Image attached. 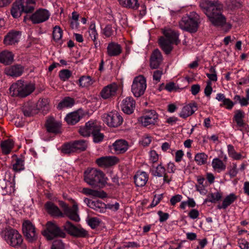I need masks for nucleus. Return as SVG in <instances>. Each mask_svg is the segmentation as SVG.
Instances as JSON below:
<instances>
[{
    "instance_id": "1",
    "label": "nucleus",
    "mask_w": 249,
    "mask_h": 249,
    "mask_svg": "<svg viewBox=\"0 0 249 249\" xmlns=\"http://www.w3.org/2000/svg\"><path fill=\"white\" fill-rule=\"evenodd\" d=\"M199 6L210 21L215 26H223L226 22V18L222 14L223 5L218 0H201Z\"/></svg>"
},
{
    "instance_id": "2",
    "label": "nucleus",
    "mask_w": 249,
    "mask_h": 249,
    "mask_svg": "<svg viewBox=\"0 0 249 249\" xmlns=\"http://www.w3.org/2000/svg\"><path fill=\"white\" fill-rule=\"evenodd\" d=\"M200 22L199 15L195 12H191L182 18L178 25L181 29L194 33L197 31Z\"/></svg>"
},
{
    "instance_id": "3",
    "label": "nucleus",
    "mask_w": 249,
    "mask_h": 249,
    "mask_svg": "<svg viewBox=\"0 0 249 249\" xmlns=\"http://www.w3.org/2000/svg\"><path fill=\"white\" fill-rule=\"evenodd\" d=\"M163 34L164 37H160L159 43L165 53L169 54L173 49L172 44L175 43L177 45L179 43V34L178 32L170 29H164L163 31Z\"/></svg>"
},
{
    "instance_id": "4",
    "label": "nucleus",
    "mask_w": 249,
    "mask_h": 249,
    "mask_svg": "<svg viewBox=\"0 0 249 249\" xmlns=\"http://www.w3.org/2000/svg\"><path fill=\"white\" fill-rule=\"evenodd\" d=\"M1 237L9 246L17 248L21 246L23 238L19 232L10 227L3 229L0 232Z\"/></svg>"
},
{
    "instance_id": "5",
    "label": "nucleus",
    "mask_w": 249,
    "mask_h": 249,
    "mask_svg": "<svg viewBox=\"0 0 249 249\" xmlns=\"http://www.w3.org/2000/svg\"><path fill=\"white\" fill-rule=\"evenodd\" d=\"M35 89V86L33 84L20 80L11 86L9 91L12 96L23 98L30 95Z\"/></svg>"
},
{
    "instance_id": "6",
    "label": "nucleus",
    "mask_w": 249,
    "mask_h": 249,
    "mask_svg": "<svg viewBox=\"0 0 249 249\" xmlns=\"http://www.w3.org/2000/svg\"><path fill=\"white\" fill-rule=\"evenodd\" d=\"M84 180L92 186H96L99 183L103 184L106 182L103 172L94 168L87 169L84 172Z\"/></svg>"
},
{
    "instance_id": "7",
    "label": "nucleus",
    "mask_w": 249,
    "mask_h": 249,
    "mask_svg": "<svg viewBox=\"0 0 249 249\" xmlns=\"http://www.w3.org/2000/svg\"><path fill=\"white\" fill-rule=\"evenodd\" d=\"M42 234L48 240H53L55 237L64 238L66 233L54 222L48 221L46 224V229L42 231Z\"/></svg>"
},
{
    "instance_id": "8",
    "label": "nucleus",
    "mask_w": 249,
    "mask_h": 249,
    "mask_svg": "<svg viewBox=\"0 0 249 249\" xmlns=\"http://www.w3.org/2000/svg\"><path fill=\"white\" fill-rule=\"evenodd\" d=\"M146 88V79L142 75L136 77L131 86V91L136 97L142 95Z\"/></svg>"
},
{
    "instance_id": "9",
    "label": "nucleus",
    "mask_w": 249,
    "mask_h": 249,
    "mask_svg": "<svg viewBox=\"0 0 249 249\" xmlns=\"http://www.w3.org/2000/svg\"><path fill=\"white\" fill-rule=\"evenodd\" d=\"M104 121L110 127H116L120 126L123 122V118L116 111H111L103 116Z\"/></svg>"
},
{
    "instance_id": "10",
    "label": "nucleus",
    "mask_w": 249,
    "mask_h": 249,
    "mask_svg": "<svg viewBox=\"0 0 249 249\" xmlns=\"http://www.w3.org/2000/svg\"><path fill=\"white\" fill-rule=\"evenodd\" d=\"M22 231L27 240L31 242L36 240L37 234L36 228L32 222L29 220H24L22 223Z\"/></svg>"
},
{
    "instance_id": "11",
    "label": "nucleus",
    "mask_w": 249,
    "mask_h": 249,
    "mask_svg": "<svg viewBox=\"0 0 249 249\" xmlns=\"http://www.w3.org/2000/svg\"><path fill=\"white\" fill-rule=\"evenodd\" d=\"M64 228L70 235L74 237L85 238L88 236V231L81 227H76L70 221L65 224Z\"/></svg>"
},
{
    "instance_id": "12",
    "label": "nucleus",
    "mask_w": 249,
    "mask_h": 249,
    "mask_svg": "<svg viewBox=\"0 0 249 249\" xmlns=\"http://www.w3.org/2000/svg\"><path fill=\"white\" fill-rule=\"evenodd\" d=\"M50 13L46 9H39L29 17L34 24H38L47 20Z\"/></svg>"
},
{
    "instance_id": "13",
    "label": "nucleus",
    "mask_w": 249,
    "mask_h": 249,
    "mask_svg": "<svg viewBox=\"0 0 249 249\" xmlns=\"http://www.w3.org/2000/svg\"><path fill=\"white\" fill-rule=\"evenodd\" d=\"M100 127L96 122L90 121L87 122L84 126L80 127L79 132L82 136L89 137L90 134L92 135L99 130Z\"/></svg>"
},
{
    "instance_id": "14",
    "label": "nucleus",
    "mask_w": 249,
    "mask_h": 249,
    "mask_svg": "<svg viewBox=\"0 0 249 249\" xmlns=\"http://www.w3.org/2000/svg\"><path fill=\"white\" fill-rule=\"evenodd\" d=\"M135 101L132 97H127L124 99L121 104L122 111L127 114H130L134 111L135 107Z\"/></svg>"
},
{
    "instance_id": "15",
    "label": "nucleus",
    "mask_w": 249,
    "mask_h": 249,
    "mask_svg": "<svg viewBox=\"0 0 249 249\" xmlns=\"http://www.w3.org/2000/svg\"><path fill=\"white\" fill-rule=\"evenodd\" d=\"M118 86L116 84H111L105 87L100 92L101 96L104 99H109L115 95Z\"/></svg>"
},
{
    "instance_id": "16",
    "label": "nucleus",
    "mask_w": 249,
    "mask_h": 249,
    "mask_svg": "<svg viewBox=\"0 0 249 249\" xmlns=\"http://www.w3.org/2000/svg\"><path fill=\"white\" fill-rule=\"evenodd\" d=\"M119 159L115 156L102 157L96 160V163L100 167H108L116 164Z\"/></svg>"
},
{
    "instance_id": "17",
    "label": "nucleus",
    "mask_w": 249,
    "mask_h": 249,
    "mask_svg": "<svg viewBox=\"0 0 249 249\" xmlns=\"http://www.w3.org/2000/svg\"><path fill=\"white\" fill-rule=\"evenodd\" d=\"M162 56L160 52L158 49L155 50L152 53L150 57V68L152 69L158 68L162 62Z\"/></svg>"
},
{
    "instance_id": "18",
    "label": "nucleus",
    "mask_w": 249,
    "mask_h": 249,
    "mask_svg": "<svg viewBox=\"0 0 249 249\" xmlns=\"http://www.w3.org/2000/svg\"><path fill=\"white\" fill-rule=\"evenodd\" d=\"M20 36V32L16 31H11L5 36L4 43L6 45H15L19 41Z\"/></svg>"
},
{
    "instance_id": "19",
    "label": "nucleus",
    "mask_w": 249,
    "mask_h": 249,
    "mask_svg": "<svg viewBox=\"0 0 249 249\" xmlns=\"http://www.w3.org/2000/svg\"><path fill=\"white\" fill-rule=\"evenodd\" d=\"M24 68L21 65L16 64L6 67L4 69V73L8 76L12 77H18L20 76L23 72Z\"/></svg>"
},
{
    "instance_id": "20",
    "label": "nucleus",
    "mask_w": 249,
    "mask_h": 249,
    "mask_svg": "<svg viewBox=\"0 0 249 249\" xmlns=\"http://www.w3.org/2000/svg\"><path fill=\"white\" fill-rule=\"evenodd\" d=\"M47 131L50 133L58 134L60 133L61 124L53 117L48 118L46 123Z\"/></svg>"
},
{
    "instance_id": "21",
    "label": "nucleus",
    "mask_w": 249,
    "mask_h": 249,
    "mask_svg": "<svg viewBox=\"0 0 249 249\" xmlns=\"http://www.w3.org/2000/svg\"><path fill=\"white\" fill-rule=\"evenodd\" d=\"M44 207L47 212L51 216L53 217H63V213L61 212L59 208L52 202H47Z\"/></svg>"
},
{
    "instance_id": "22",
    "label": "nucleus",
    "mask_w": 249,
    "mask_h": 249,
    "mask_svg": "<svg viewBox=\"0 0 249 249\" xmlns=\"http://www.w3.org/2000/svg\"><path fill=\"white\" fill-rule=\"evenodd\" d=\"M113 148L116 154H123L128 148V142L124 140H119L115 141L112 144Z\"/></svg>"
},
{
    "instance_id": "23",
    "label": "nucleus",
    "mask_w": 249,
    "mask_h": 249,
    "mask_svg": "<svg viewBox=\"0 0 249 249\" xmlns=\"http://www.w3.org/2000/svg\"><path fill=\"white\" fill-rule=\"evenodd\" d=\"M78 210V208L77 204L74 203L71 208H69L66 206L64 209V212L65 214L71 219L78 222L80 220L79 216L77 213Z\"/></svg>"
},
{
    "instance_id": "24",
    "label": "nucleus",
    "mask_w": 249,
    "mask_h": 249,
    "mask_svg": "<svg viewBox=\"0 0 249 249\" xmlns=\"http://www.w3.org/2000/svg\"><path fill=\"white\" fill-rule=\"evenodd\" d=\"M148 176L145 172L138 171L134 176V182L138 187L144 186L148 181Z\"/></svg>"
},
{
    "instance_id": "25",
    "label": "nucleus",
    "mask_w": 249,
    "mask_h": 249,
    "mask_svg": "<svg viewBox=\"0 0 249 249\" xmlns=\"http://www.w3.org/2000/svg\"><path fill=\"white\" fill-rule=\"evenodd\" d=\"M196 110V104L194 103L189 104L182 108L179 116L183 118H186L192 115Z\"/></svg>"
},
{
    "instance_id": "26",
    "label": "nucleus",
    "mask_w": 249,
    "mask_h": 249,
    "mask_svg": "<svg viewBox=\"0 0 249 249\" xmlns=\"http://www.w3.org/2000/svg\"><path fill=\"white\" fill-rule=\"evenodd\" d=\"M122 50L121 46L114 42L108 44L107 47V54L109 56H116L122 53Z\"/></svg>"
},
{
    "instance_id": "27",
    "label": "nucleus",
    "mask_w": 249,
    "mask_h": 249,
    "mask_svg": "<svg viewBox=\"0 0 249 249\" xmlns=\"http://www.w3.org/2000/svg\"><path fill=\"white\" fill-rule=\"evenodd\" d=\"M119 4L123 7L136 10L140 7L138 0H118Z\"/></svg>"
},
{
    "instance_id": "28",
    "label": "nucleus",
    "mask_w": 249,
    "mask_h": 249,
    "mask_svg": "<svg viewBox=\"0 0 249 249\" xmlns=\"http://www.w3.org/2000/svg\"><path fill=\"white\" fill-rule=\"evenodd\" d=\"M22 5V0H17L13 3L11 13L14 18L19 17L24 12Z\"/></svg>"
},
{
    "instance_id": "29",
    "label": "nucleus",
    "mask_w": 249,
    "mask_h": 249,
    "mask_svg": "<svg viewBox=\"0 0 249 249\" xmlns=\"http://www.w3.org/2000/svg\"><path fill=\"white\" fill-rule=\"evenodd\" d=\"M13 169L16 172H20L24 169V158L22 156H13Z\"/></svg>"
},
{
    "instance_id": "30",
    "label": "nucleus",
    "mask_w": 249,
    "mask_h": 249,
    "mask_svg": "<svg viewBox=\"0 0 249 249\" xmlns=\"http://www.w3.org/2000/svg\"><path fill=\"white\" fill-rule=\"evenodd\" d=\"M14 61V54L10 52L4 51L0 53V62L6 65H10Z\"/></svg>"
},
{
    "instance_id": "31",
    "label": "nucleus",
    "mask_w": 249,
    "mask_h": 249,
    "mask_svg": "<svg viewBox=\"0 0 249 249\" xmlns=\"http://www.w3.org/2000/svg\"><path fill=\"white\" fill-rule=\"evenodd\" d=\"M82 192L86 195H90L102 198L107 196V194L103 191H97L88 188H84L82 189Z\"/></svg>"
},
{
    "instance_id": "32",
    "label": "nucleus",
    "mask_w": 249,
    "mask_h": 249,
    "mask_svg": "<svg viewBox=\"0 0 249 249\" xmlns=\"http://www.w3.org/2000/svg\"><path fill=\"white\" fill-rule=\"evenodd\" d=\"M14 145V141L11 139H8L7 140L1 142L0 147L2 153L4 155H7L9 154L13 149Z\"/></svg>"
},
{
    "instance_id": "33",
    "label": "nucleus",
    "mask_w": 249,
    "mask_h": 249,
    "mask_svg": "<svg viewBox=\"0 0 249 249\" xmlns=\"http://www.w3.org/2000/svg\"><path fill=\"white\" fill-rule=\"evenodd\" d=\"M237 197L234 194H230L223 200L222 205H218L217 208L219 209H226L231 204Z\"/></svg>"
},
{
    "instance_id": "34",
    "label": "nucleus",
    "mask_w": 249,
    "mask_h": 249,
    "mask_svg": "<svg viewBox=\"0 0 249 249\" xmlns=\"http://www.w3.org/2000/svg\"><path fill=\"white\" fill-rule=\"evenodd\" d=\"M245 117V113L241 110H237L235 111V114L233 116V120L237 124V125L240 127L245 126V123L243 119Z\"/></svg>"
},
{
    "instance_id": "35",
    "label": "nucleus",
    "mask_w": 249,
    "mask_h": 249,
    "mask_svg": "<svg viewBox=\"0 0 249 249\" xmlns=\"http://www.w3.org/2000/svg\"><path fill=\"white\" fill-rule=\"evenodd\" d=\"M80 118L79 112L75 111L68 114L65 117V120L69 124L73 125L78 122Z\"/></svg>"
},
{
    "instance_id": "36",
    "label": "nucleus",
    "mask_w": 249,
    "mask_h": 249,
    "mask_svg": "<svg viewBox=\"0 0 249 249\" xmlns=\"http://www.w3.org/2000/svg\"><path fill=\"white\" fill-rule=\"evenodd\" d=\"M158 119V116H153V118L142 116L140 118L139 121L143 126L147 127L155 125L157 123Z\"/></svg>"
},
{
    "instance_id": "37",
    "label": "nucleus",
    "mask_w": 249,
    "mask_h": 249,
    "mask_svg": "<svg viewBox=\"0 0 249 249\" xmlns=\"http://www.w3.org/2000/svg\"><path fill=\"white\" fill-rule=\"evenodd\" d=\"M91 208L94 210L96 212L100 213H104L106 210V205L101 201L95 200L91 203Z\"/></svg>"
},
{
    "instance_id": "38",
    "label": "nucleus",
    "mask_w": 249,
    "mask_h": 249,
    "mask_svg": "<svg viewBox=\"0 0 249 249\" xmlns=\"http://www.w3.org/2000/svg\"><path fill=\"white\" fill-rule=\"evenodd\" d=\"M212 165L215 170L218 172L224 171L226 169V166L222 160L218 158L213 159Z\"/></svg>"
},
{
    "instance_id": "39",
    "label": "nucleus",
    "mask_w": 249,
    "mask_h": 249,
    "mask_svg": "<svg viewBox=\"0 0 249 249\" xmlns=\"http://www.w3.org/2000/svg\"><path fill=\"white\" fill-rule=\"evenodd\" d=\"M151 171L152 175L155 176L160 177H162L165 173V168L161 165V164H159L157 166L155 167L154 165H152Z\"/></svg>"
},
{
    "instance_id": "40",
    "label": "nucleus",
    "mask_w": 249,
    "mask_h": 249,
    "mask_svg": "<svg viewBox=\"0 0 249 249\" xmlns=\"http://www.w3.org/2000/svg\"><path fill=\"white\" fill-rule=\"evenodd\" d=\"M225 5L226 8L231 11H233L241 6V3L236 0H228L226 1Z\"/></svg>"
},
{
    "instance_id": "41",
    "label": "nucleus",
    "mask_w": 249,
    "mask_h": 249,
    "mask_svg": "<svg viewBox=\"0 0 249 249\" xmlns=\"http://www.w3.org/2000/svg\"><path fill=\"white\" fill-rule=\"evenodd\" d=\"M34 105H30L28 104L25 105L22 109V111L24 116L26 117H30L36 114L37 111Z\"/></svg>"
},
{
    "instance_id": "42",
    "label": "nucleus",
    "mask_w": 249,
    "mask_h": 249,
    "mask_svg": "<svg viewBox=\"0 0 249 249\" xmlns=\"http://www.w3.org/2000/svg\"><path fill=\"white\" fill-rule=\"evenodd\" d=\"M79 85L82 88H87L91 86L92 83L91 78L89 76H82L79 80Z\"/></svg>"
},
{
    "instance_id": "43",
    "label": "nucleus",
    "mask_w": 249,
    "mask_h": 249,
    "mask_svg": "<svg viewBox=\"0 0 249 249\" xmlns=\"http://www.w3.org/2000/svg\"><path fill=\"white\" fill-rule=\"evenodd\" d=\"M74 104V100L73 98L67 97H65L58 105V108L62 109L64 107H72Z\"/></svg>"
},
{
    "instance_id": "44",
    "label": "nucleus",
    "mask_w": 249,
    "mask_h": 249,
    "mask_svg": "<svg viewBox=\"0 0 249 249\" xmlns=\"http://www.w3.org/2000/svg\"><path fill=\"white\" fill-rule=\"evenodd\" d=\"M73 142L76 152L85 151L87 147V142L85 140L75 141Z\"/></svg>"
},
{
    "instance_id": "45",
    "label": "nucleus",
    "mask_w": 249,
    "mask_h": 249,
    "mask_svg": "<svg viewBox=\"0 0 249 249\" xmlns=\"http://www.w3.org/2000/svg\"><path fill=\"white\" fill-rule=\"evenodd\" d=\"M208 156L204 153H197L195 157V160L198 165H203L207 162Z\"/></svg>"
},
{
    "instance_id": "46",
    "label": "nucleus",
    "mask_w": 249,
    "mask_h": 249,
    "mask_svg": "<svg viewBox=\"0 0 249 249\" xmlns=\"http://www.w3.org/2000/svg\"><path fill=\"white\" fill-rule=\"evenodd\" d=\"M49 100L47 98L40 99L36 104L37 110H45L48 109Z\"/></svg>"
},
{
    "instance_id": "47",
    "label": "nucleus",
    "mask_w": 249,
    "mask_h": 249,
    "mask_svg": "<svg viewBox=\"0 0 249 249\" xmlns=\"http://www.w3.org/2000/svg\"><path fill=\"white\" fill-rule=\"evenodd\" d=\"M63 31L59 26H55L53 28V36L55 42L59 41L62 36Z\"/></svg>"
},
{
    "instance_id": "48",
    "label": "nucleus",
    "mask_w": 249,
    "mask_h": 249,
    "mask_svg": "<svg viewBox=\"0 0 249 249\" xmlns=\"http://www.w3.org/2000/svg\"><path fill=\"white\" fill-rule=\"evenodd\" d=\"M61 151L64 154H70L76 152L73 142H70L64 144Z\"/></svg>"
},
{
    "instance_id": "49",
    "label": "nucleus",
    "mask_w": 249,
    "mask_h": 249,
    "mask_svg": "<svg viewBox=\"0 0 249 249\" xmlns=\"http://www.w3.org/2000/svg\"><path fill=\"white\" fill-rule=\"evenodd\" d=\"M222 198V194L219 192L215 193H211L208 195V199L209 202L215 203L221 199Z\"/></svg>"
},
{
    "instance_id": "50",
    "label": "nucleus",
    "mask_w": 249,
    "mask_h": 249,
    "mask_svg": "<svg viewBox=\"0 0 249 249\" xmlns=\"http://www.w3.org/2000/svg\"><path fill=\"white\" fill-rule=\"evenodd\" d=\"M89 35L93 42L96 41L98 34L95 29V24L94 23H91L89 27Z\"/></svg>"
},
{
    "instance_id": "51",
    "label": "nucleus",
    "mask_w": 249,
    "mask_h": 249,
    "mask_svg": "<svg viewBox=\"0 0 249 249\" xmlns=\"http://www.w3.org/2000/svg\"><path fill=\"white\" fill-rule=\"evenodd\" d=\"M88 225L92 228H97L100 224L101 221L97 217H91L87 220Z\"/></svg>"
},
{
    "instance_id": "52",
    "label": "nucleus",
    "mask_w": 249,
    "mask_h": 249,
    "mask_svg": "<svg viewBox=\"0 0 249 249\" xmlns=\"http://www.w3.org/2000/svg\"><path fill=\"white\" fill-rule=\"evenodd\" d=\"M22 7L24 9L23 12L25 13H31L35 9L34 6L27 3L25 0H22Z\"/></svg>"
},
{
    "instance_id": "53",
    "label": "nucleus",
    "mask_w": 249,
    "mask_h": 249,
    "mask_svg": "<svg viewBox=\"0 0 249 249\" xmlns=\"http://www.w3.org/2000/svg\"><path fill=\"white\" fill-rule=\"evenodd\" d=\"M92 135L93 137V142L95 143H98L102 142L104 138V134L100 132V129L98 130L95 133H93Z\"/></svg>"
},
{
    "instance_id": "54",
    "label": "nucleus",
    "mask_w": 249,
    "mask_h": 249,
    "mask_svg": "<svg viewBox=\"0 0 249 249\" xmlns=\"http://www.w3.org/2000/svg\"><path fill=\"white\" fill-rule=\"evenodd\" d=\"M71 72L68 70H63L60 71L59 72V77L63 81H66L71 76Z\"/></svg>"
},
{
    "instance_id": "55",
    "label": "nucleus",
    "mask_w": 249,
    "mask_h": 249,
    "mask_svg": "<svg viewBox=\"0 0 249 249\" xmlns=\"http://www.w3.org/2000/svg\"><path fill=\"white\" fill-rule=\"evenodd\" d=\"M51 249H65V244L61 240H55L52 244Z\"/></svg>"
},
{
    "instance_id": "56",
    "label": "nucleus",
    "mask_w": 249,
    "mask_h": 249,
    "mask_svg": "<svg viewBox=\"0 0 249 249\" xmlns=\"http://www.w3.org/2000/svg\"><path fill=\"white\" fill-rule=\"evenodd\" d=\"M212 91V82L210 81H207V85L204 89L205 95L208 97H210Z\"/></svg>"
},
{
    "instance_id": "57",
    "label": "nucleus",
    "mask_w": 249,
    "mask_h": 249,
    "mask_svg": "<svg viewBox=\"0 0 249 249\" xmlns=\"http://www.w3.org/2000/svg\"><path fill=\"white\" fill-rule=\"evenodd\" d=\"M163 74V71L160 70H156L153 72V79L156 83L160 81L161 76Z\"/></svg>"
},
{
    "instance_id": "58",
    "label": "nucleus",
    "mask_w": 249,
    "mask_h": 249,
    "mask_svg": "<svg viewBox=\"0 0 249 249\" xmlns=\"http://www.w3.org/2000/svg\"><path fill=\"white\" fill-rule=\"evenodd\" d=\"M158 214L160 217L159 220L160 222H163L167 220L169 216V215L167 213H163L161 211L158 212Z\"/></svg>"
},
{
    "instance_id": "59",
    "label": "nucleus",
    "mask_w": 249,
    "mask_h": 249,
    "mask_svg": "<svg viewBox=\"0 0 249 249\" xmlns=\"http://www.w3.org/2000/svg\"><path fill=\"white\" fill-rule=\"evenodd\" d=\"M113 33V30L112 29V27L111 25L108 24L107 25L105 29H104V34L107 37L110 36Z\"/></svg>"
},
{
    "instance_id": "60",
    "label": "nucleus",
    "mask_w": 249,
    "mask_h": 249,
    "mask_svg": "<svg viewBox=\"0 0 249 249\" xmlns=\"http://www.w3.org/2000/svg\"><path fill=\"white\" fill-rule=\"evenodd\" d=\"M159 159L158 154L154 150H152L150 152V160L154 163L157 162Z\"/></svg>"
},
{
    "instance_id": "61",
    "label": "nucleus",
    "mask_w": 249,
    "mask_h": 249,
    "mask_svg": "<svg viewBox=\"0 0 249 249\" xmlns=\"http://www.w3.org/2000/svg\"><path fill=\"white\" fill-rule=\"evenodd\" d=\"M237 173V165L236 163H233L232 168L229 171V175L231 178H233L236 176Z\"/></svg>"
},
{
    "instance_id": "62",
    "label": "nucleus",
    "mask_w": 249,
    "mask_h": 249,
    "mask_svg": "<svg viewBox=\"0 0 249 249\" xmlns=\"http://www.w3.org/2000/svg\"><path fill=\"white\" fill-rule=\"evenodd\" d=\"M182 196L180 195H177L173 196L170 199V202L172 205H175L177 203L180 202L181 200Z\"/></svg>"
},
{
    "instance_id": "63",
    "label": "nucleus",
    "mask_w": 249,
    "mask_h": 249,
    "mask_svg": "<svg viewBox=\"0 0 249 249\" xmlns=\"http://www.w3.org/2000/svg\"><path fill=\"white\" fill-rule=\"evenodd\" d=\"M200 86L198 84L193 85L191 88V91L193 95H196L200 91Z\"/></svg>"
},
{
    "instance_id": "64",
    "label": "nucleus",
    "mask_w": 249,
    "mask_h": 249,
    "mask_svg": "<svg viewBox=\"0 0 249 249\" xmlns=\"http://www.w3.org/2000/svg\"><path fill=\"white\" fill-rule=\"evenodd\" d=\"M239 246L241 249H249V243L245 240H240Z\"/></svg>"
}]
</instances>
